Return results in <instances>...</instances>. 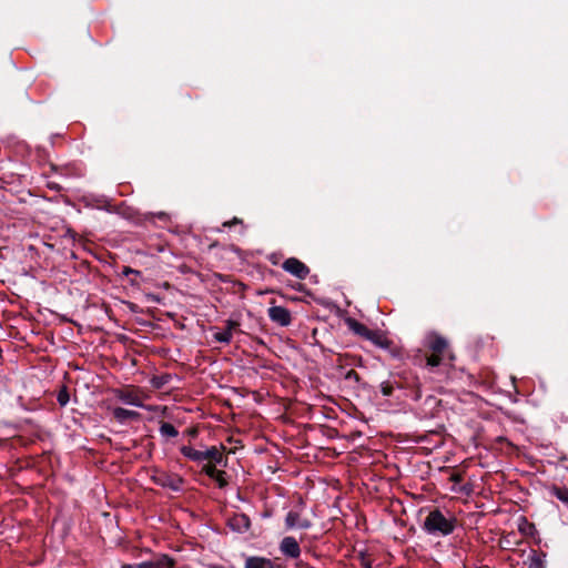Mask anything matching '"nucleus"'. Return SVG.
<instances>
[{"label":"nucleus","instance_id":"1","mask_svg":"<svg viewBox=\"0 0 568 568\" xmlns=\"http://www.w3.org/2000/svg\"><path fill=\"white\" fill-rule=\"evenodd\" d=\"M456 519L446 517L439 509L435 508L426 516L423 529L433 536H448L455 530Z\"/></svg>","mask_w":568,"mask_h":568},{"label":"nucleus","instance_id":"2","mask_svg":"<svg viewBox=\"0 0 568 568\" xmlns=\"http://www.w3.org/2000/svg\"><path fill=\"white\" fill-rule=\"evenodd\" d=\"M114 397L125 405H131L140 408L152 410L151 406H144L143 399L145 398L142 389L138 387H123L113 390Z\"/></svg>","mask_w":568,"mask_h":568},{"label":"nucleus","instance_id":"3","mask_svg":"<svg viewBox=\"0 0 568 568\" xmlns=\"http://www.w3.org/2000/svg\"><path fill=\"white\" fill-rule=\"evenodd\" d=\"M151 480L165 489H170L172 491L179 493L183 489L184 480L178 474L166 473L160 469H154L151 475Z\"/></svg>","mask_w":568,"mask_h":568},{"label":"nucleus","instance_id":"4","mask_svg":"<svg viewBox=\"0 0 568 568\" xmlns=\"http://www.w3.org/2000/svg\"><path fill=\"white\" fill-rule=\"evenodd\" d=\"M348 327L355 334L364 337L367 341L373 342L376 345L383 346L382 335L375 331L369 329L366 325L357 322L356 320L347 321Z\"/></svg>","mask_w":568,"mask_h":568},{"label":"nucleus","instance_id":"5","mask_svg":"<svg viewBox=\"0 0 568 568\" xmlns=\"http://www.w3.org/2000/svg\"><path fill=\"white\" fill-rule=\"evenodd\" d=\"M174 560L168 555H160L154 560L143 561L139 564L124 565L122 568H172Z\"/></svg>","mask_w":568,"mask_h":568},{"label":"nucleus","instance_id":"6","mask_svg":"<svg viewBox=\"0 0 568 568\" xmlns=\"http://www.w3.org/2000/svg\"><path fill=\"white\" fill-rule=\"evenodd\" d=\"M283 270L296 276L300 280L306 278V276L310 273L308 267L303 262L295 257H290L285 260L283 263Z\"/></svg>","mask_w":568,"mask_h":568},{"label":"nucleus","instance_id":"7","mask_svg":"<svg viewBox=\"0 0 568 568\" xmlns=\"http://www.w3.org/2000/svg\"><path fill=\"white\" fill-rule=\"evenodd\" d=\"M278 549L286 558L297 559L301 556V547L292 536L284 537L280 542Z\"/></svg>","mask_w":568,"mask_h":568},{"label":"nucleus","instance_id":"8","mask_svg":"<svg viewBox=\"0 0 568 568\" xmlns=\"http://www.w3.org/2000/svg\"><path fill=\"white\" fill-rule=\"evenodd\" d=\"M267 314L270 320L280 326H288L292 322L291 312L283 306H271Z\"/></svg>","mask_w":568,"mask_h":568},{"label":"nucleus","instance_id":"9","mask_svg":"<svg viewBox=\"0 0 568 568\" xmlns=\"http://www.w3.org/2000/svg\"><path fill=\"white\" fill-rule=\"evenodd\" d=\"M285 526L287 529H308L312 523L310 519L302 517L298 511L290 510L285 517Z\"/></svg>","mask_w":568,"mask_h":568},{"label":"nucleus","instance_id":"10","mask_svg":"<svg viewBox=\"0 0 568 568\" xmlns=\"http://www.w3.org/2000/svg\"><path fill=\"white\" fill-rule=\"evenodd\" d=\"M425 347L432 353L444 354L447 348V341L438 334L430 333L425 338Z\"/></svg>","mask_w":568,"mask_h":568},{"label":"nucleus","instance_id":"11","mask_svg":"<svg viewBox=\"0 0 568 568\" xmlns=\"http://www.w3.org/2000/svg\"><path fill=\"white\" fill-rule=\"evenodd\" d=\"M229 525L234 531L245 532L251 527V520L245 514H237L230 519Z\"/></svg>","mask_w":568,"mask_h":568},{"label":"nucleus","instance_id":"12","mask_svg":"<svg viewBox=\"0 0 568 568\" xmlns=\"http://www.w3.org/2000/svg\"><path fill=\"white\" fill-rule=\"evenodd\" d=\"M244 568H276L273 560L262 556H248L245 558Z\"/></svg>","mask_w":568,"mask_h":568},{"label":"nucleus","instance_id":"13","mask_svg":"<svg viewBox=\"0 0 568 568\" xmlns=\"http://www.w3.org/2000/svg\"><path fill=\"white\" fill-rule=\"evenodd\" d=\"M112 414H113V417L119 423H125L126 420L138 419L140 417V414L138 412L130 410V409L122 408V407H115L113 409Z\"/></svg>","mask_w":568,"mask_h":568},{"label":"nucleus","instance_id":"14","mask_svg":"<svg viewBox=\"0 0 568 568\" xmlns=\"http://www.w3.org/2000/svg\"><path fill=\"white\" fill-rule=\"evenodd\" d=\"M180 452L185 458H187L192 462H195V463L204 462V454H203V450H201V449H195L192 446L183 445L180 448Z\"/></svg>","mask_w":568,"mask_h":568},{"label":"nucleus","instance_id":"15","mask_svg":"<svg viewBox=\"0 0 568 568\" xmlns=\"http://www.w3.org/2000/svg\"><path fill=\"white\" fill-rule=\"evenodd\" d=\"M203 454H204V462L209 460L214 464H221L223 460V455L216 446L206 447L203 450Z\"/></svg>","mask_w":568,"mask_h":568},{"label":"nucleus","instance_id":"16","mask_svg":"<svg viewBox=\"0 0 568 568\" xmlns=\"http://www.w3.org/2000/svg\"><path fill=\"white\" fill-rule=\"evenodd\" d=\"M399 390V386L396 382L386 381L381 384V392L386 397L395 396L396 399H400L396 392Z\"/></svg>","mask_w":568,"mask_h":568},{"label":"nucleus","instance_id":"17","mask_svg":"<svg viewBox=\"0 0 568 568\" xmlns=\"http://www.w3.org/2000/svg\"><path fill=\"white\" fill-rule=\"evenodd\" d=\"M444 361V354L432 353L428 356H425V367H427L430 372H433L436 367H438Z\"/></svg>","mask_w":568,"mask_h":568},{"label":"nucleus","instance_id":"18","mask_svg":"<svg viewBox=\"0 0 568 568\" xmlns=\"http://www.w3.org/2000/svg\"><path fill=\"white\" fill-rule=\"evenodd\" d=\"M172 376L170 374L155 375L150 379V384L155 389L163 388L170 381Z\"/></svg>","mask_w":568,"mask_h":568},{"label":"nucleus","instance_id":"19","mask_svg":"<svg viewBox=\"0 0 568 568\" xmlns=\"http://www.w3.org/2000/svg\"><path fill=\"white\" fill-rule=\"evenodd\" d=\"M518 529L523 535L532 536L536 531V527L534 524L529 523L526 517H520Z\"/></svg>","mask_w":568,"mask_h":568},{"label":"nucleus","instance_id":"20","mask_svg":"<svg viewBox=\"0 0 568 568\" xmlns=\"http://www.w3.org/2000/svg\"><path fill=\"white\" fill-rule=\"evenodd\" d=\"M550 494L552 496H555L557 499H559L562 504L568 506V488L567 487L552 486L550 488Z\"/></svg>","mask_w":568,"mask_h":568},{"label":"nucleus","instance_id":"21","mask_svg":"<svg viewBox=\"0 0 568 568\" xmlns=\"http://www.w3.org/2000/svg\"><path fill=\"white\" fill-rule=\"evenodd\" d=\"M159 432L162 437H176L179 435L174 425L165 422L160 425Z\"/></svg>","mask_w":568,"mask_h":568},{"label":"nucleus","instance_id":"22","mask_svg":"<svg viewBox=\"0 0 568 568\" xmlns=\"http://www.w3.org/2000/svg\"><path fill=\"white\" fill-rule=\"evenodd\" d=\"M545 557H546L545 554L539 555L536 551H534L529 558L530 559L529 567L530 568H546Z\"/></svg>","mask_w":568,"mask_h":568},{"label":"nucleus","instance_id":"23","mask_svg":"<svg viewBox=\"0 0 568 568\" xmlns=\"http://www.w3.org/2000/svg\"><path fill=\"white\" fill-rule=\"evenodd\" d=\"M213 337L219 343L229 344V343H231V341L233 338V334L230 333V329H224V331L214 333Z\"/></svg>","mask_w":568,"mask_h":568},{"label":"nucleus","instance_id":"24","mask_svg":"<svg viewBox=\"0 0 568 568\" xmlns=\"http://www.w3.org/2000/svg\"><path fill=\"white\" fill-rule=\"evenodd\" d=\"M203 471L210 477V478H214V477H221V470H219L216 468V464L214 463H211V464H207L203 467Z\"/></svg>","mask_w":568,"mask_h":568},{"label":"nucleus","instance_id":"25","mask_svg":"<svg viewBox=\"0 0 568 568\" xmlns=\"http://www.w3.org/2000/svg\"><path fill=\"white\" fill-rule=\"evenodd\" d=\"M70 396L65 387L60 389L57 396V400L60 404V406H65L69 403Z\"/></svg>","mask_w":568,"mask_h":568},{"label":"nucleus","instance_id":"26","mask_svg":"<svg viewBox=\"0 0 568 568\" xmlns=\"http://www.w3.org/2000/svg\"><path fill=\"white\" fill-rule=\"evenodd\" d=\"M224 475H225V473L221 470V477L219 476V477L213 478L217 483V486L220 488H223L227 485V481H226Z\"/></svg>","mask_w":568,"mask_h":568},{"label":"nucleus","instance_id":"27","mask_svg":"<svg viewBox=\"0 0 568 568\" xmlns=\"http://www.w3.org/2000/svg\"><path fill=\"white\" fill-rule=\"evenodd\" d=\"M240 326V323L236 322V321H233V320H227L226 321V327L225 329H230V333L233 334V331Z\"/></svg>","mask_w":568,"mask_h":568},{"label":"nucleus","instance_id":"28","mask_svg":"<svg viewBox=\"0 0 568 568\" xmlns=\"http://www.w3.org/2000/svg\"><path fill=\"white\" fill-rule=\"evenodd\" d=\"M122 273H123V275H125V276H128V275H130V274L140 275V272H139V271L133 270V268H131V267H124Z\"/></svg>","mask_w":568,"mask_h":568},{"label":"nucleus","instance_id":"29","mask_svg":"<svg viewBox=\"0 0 568 568\" xmlns=\"http://www.w3.org/2000/svg\"><path fill=\"white\" fill-rule=\"evenodd\" d=\"M410 397H412L415 402L419 400V399L422 398L420 389H419V388H417V389L413 390V392H412V394H410Z\"/></svg>","mask_w":568,"mask_h":568},{"label":"nucleus","instance_id":"30","mask_svg":"<svg viewBox=\"0 0 568 568\" xmlns=\"http://www.w3.org/2000/svg\"><path fill=\"white\" fill-rule=\"evenodd\" d=\"M99 204H98V207H102L103 204L106 203V200L104 196L100 197L98 201H97Z\"/></svg>","mask_w":568,"mask_h":568},{"label":"nucleus","instance_id":"31","mask_svg":"<svg viewBox=\"0 0 568 568\" xmlns=\"http://www.w3.org/2000/svg\"><path fill=\"white\" fill-rule=\"evenodd\" d=\"M426 403H428V404H436V403H437V400H436V398H435V397H433V396H428V397L426 398Z\"/></svg>","mask_w":568,"mask_h":568},{"label":"nucleus","instance_id":"32","mask_svg":"<svg viewBox=\"0 0 568 568\" xmlns=\"http://www.w3.org/2000/svg\"><path fill=\"white\" fill-rule=\"evenodd\" d=\"M196 435H197V430L196 429H191L190 430V436L195 437Z\"/></svg>","mask_w":568,"mask_h":568},{"label":"nucleus","instance_id":"33","mask_svg":"<svg viewBox=\"0 0 568 568\" xmlns=\"http://www.w3.org/2000/svg\"><path fill=\"white\" fill-rule=\"evenodd\" d=\"M363 567H364V568H372V565H371V562L365 561V562L363 564Z\"/></svg>","mask_w":568,"mask_h":568},{"label":"nucleus","instance_id":"34","mask_svg":"<svg viewBox=\"0 0 568 568\" xmlns=\"http://www.w3.org/2000/svg\"><path fill=\"white\" fill-rule=\"evenodd\" d=\"M165 215H166V214H165V213H163V212H161V213H159V214H158V216H159L160 219H163Z\"/></svg>","mask_w":568,"mask_h":568}]
</instances>
